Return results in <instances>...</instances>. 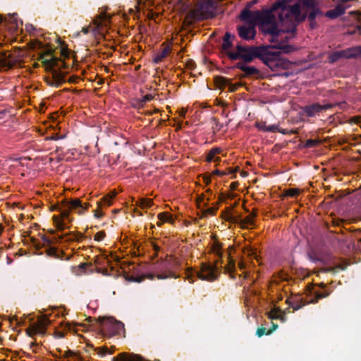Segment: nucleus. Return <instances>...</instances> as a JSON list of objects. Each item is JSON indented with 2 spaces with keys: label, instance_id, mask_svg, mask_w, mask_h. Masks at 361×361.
<instances>
[{
  "label": "nucleus",
  "instance_id": "obj_1",
  "mask_svg": "<svg viewBox=\"0 0 361 361\" xmlns=\"http://www.w3.org/2000/svg\"><path fill=\"white\" fill-rule=\"evenodd\" d=\"M300 4L288 5L286 1H277L269 10L250 11L244 9L240 14L245 22L238 27L239 36L245 40L254 38L255 26L259 25L261 30L270 35L269 39L276 44L274 48L289 52L290 49L286 44L288 39L286 32H293L297 24L303 20L305 15L301 12Z\"/></svg>",
  "mask_w": 361,
  "mask_h": 361
},
{
  "label": "nucleus",
  "instance_id": "obj_2",
  "mask_svg": "<svg viewBox=\"0 0 361 361\" xmlns=\"http://www.w3.org/2000/svg\"><path fill=\"white\" fill-rule=\"evenodd\" d=\"M280 54V51L274 50V47L269 46L255 47L238 44L233 51L229 52V59L233 61L241 60L240 62L247 63L258 58L270 68L274 69L282 66Z\"/></svg>",
  "mask_w": 361,
  "mask_h": 361
},
{
  "label": "nucleus",
  "instance_id": "obj_3",
  "mask_svg": "<svg viewBox=\"0 0 361 361\" xmlns=\"http://www.w3.org/2000/svg\"><path fill=\"white\" fill-rule=\"evenodd\" d=\"M39 60L44 63L47 70L51 71L53 85L59 86L66 81L65 74L60 71L64 63L61 60L54 56L49 51L42 53Z\"/></svg>",
  "mask_w": 361,
  "mask_h": 361
},
{
  "label": "nucleus",
  "instance_id": "obj_4",
  "mask_svg": "<svg viewBox=\"0 0 361 361\" xmlns=\"http://www.w3.org/2000/svg\"><path fill=\"white\" fill-rule=\"evenodd\" d=\"M217 262L216 264L202 262L200 270L194 271L192 269H188L185 271L186 279L190 283H193V277H197L202 280L214 281L218 277Z\"/></svg>",
  "mask_w": 361,
  "mask_h": 361
},
{
  "label": "nucleus",
  "instance_id": "obj_5",
  "mask_svg": "<svg viewBox=\"0 0 361 361\" xmlns=\"http://www.w3.org/2000/svg\"><path fill=\"white\" fill-rule=\"evenodd\" d=\"M213 16L212 6L207 1L198 2L194 8H190L186 13L185 20L188 23L194 20L209 18Z\"/></svg>",
  "mask_w": 361,
  "mask_h": 361
},
{
  "label": "nucleus",
  "instance_id": "obj_6",
  "mask_svg": "<svg viewBox=\"0 0 361 361\" xmlns=\"http://www.w3.org/2000/svg\"><path fill=\"white\" fill-rule=\"evenodd\" d=\"M24 54L21 49H16L13 52L0 53V71H7L16 66H20Z\"/></svg>",
  "mask_w": 361,
  "mask_h": 361
},
{
  "label": "nucleus",
  "instance_id": "obj_7",
  "mask_svg": "<svg viewBox=\"0 0 361 361\" xmlns=\"http://www.w3.org/2000/svg\"><path fill=\"white\" fill-rule=\"evenodd\" d=\"M99 320L100 321V331L105 336H111L117 334L123 327L121 322L116 321L112 317L102 318Z\"/></svg>",
  "mask_w": 361,
  "mask_h": 361
},
{
  "label": "nucleus",
  "instance_id": "obj_8",
  "mask_svg": "<svg viewBox=\"0 0 361 361\" xmlns=\"http://www.w3.org/2000/svg\"><path fill=\"white\" fill-rule=\"evenodd\" d=\"M50 320L47 315H42L37 317V321L30 324L26 329V333L31 337L35 335H44L47 327L50 324Z\"/></svg>",
  "mask_w": 361,
  "mask_h": 361
},
{
  "label": "nucleus",
  "instance_id": "obj_9",
  "mask_svg": "<svg viewBox=\"0 0 361 361\" xmlns=\"http://www.w3.org/2000/svg\"><path fill=\"white\" fill-rule=\"evenodd\" d=\"M334 106L331 104H319L315 103L311 105H307L302 109V113L309 117H313L319 113L323 112L327 109H329Z\"/></svg>",
  "mask_w": 361,
  "mask_h": 361
},
{
  "label": "nucleus",
  "instance_id": "obj_10",
  "mask_svg": "<svg viewBox=\"0 0 361 361\" xmlns=\"http://www.w3.org/2000/svg\"><path fill=\"white\" fill-rule=\"evenodd\" d=\"M69 210L70 209L66 207L61 212L60 216L54 215L53 216V221L58 230L63 231L68 227L67 224L71 222V219H69Z\"/></svg>",
  "mask_w": 361,
  "mask_h": 361
},
{
  "label": "nucleus",
  "instance_id": "obj_11",
  "mask_svg": "<svg viewBox=\"0 0 361 361\" xmlns=\"http://www.w3.org/2000/svg\"><path fill=\"white\" fill-rule=\"evenodd\" d=\"M315 286H319L322 290L315 289L312 287L310 291L311 294L314 297V299L311 300L312 302H317L319 299L329 296L331 293V290L326 288V285L324 283L316 284Z\"/></svg>",
  "mask_w": 361,
  "mask_h": 361
},
{
  "label": "nucleus",
  "instance_id": "obj_12",
  "mask_svg": "<svg viewBox=\"0 0 361 361\" xmlns=\"http://www.w3.org/2000/svg\"><path fill=\"white\" fill-rule=\"evenodd\" d=\"M0 30L4 27V28L8 30L10 32H13L18 30V23L14 16H11L7 18L0 15Z\"/></svg>",
  "mask_w": 361,
  "mask_h": 361
},
{
  "label": "nucleus",
  "instance_id": "obj_13",
  "mask_svg": "<svg viewBox=\"0 0 361 361\" xmlns=\"http://www.w3.org/2000/svg\"><path fill=\"white\" fill-rule=\"evenodd\" d=\"M63 206L68 209H78V212L82 213L83 210L87 209L89 204L83 205L79 199H73L63 201Z\"/></svg>",
  "mask_w": 361,
  "mask_h": 361
},
{
  "label": "nucleus",
  "instance_id": "obj_14",
  "mask_svg": "<svg viewBox=\"0 0 361 361\" xmlns=\"http://www.w3.org/2000/svg\"><path fill=\"white\" fill-rule=\"evenodd\" d=\"M235 67L244 73L245 76H257L259 71L254 66H247L243 62H238Z\"/></svg>",
  "mask_w": 361,
  "mask_h": 361
},
{
  "label": "nucleus",
  "instance_id": "obj_15",
  "mask_svg": "<svg viewBox=\"0 0 361 361\" xmlns=\"http://www.w3.org/2000/svg\"><path fill=\"white\" fill-rule=\"evenodd\" d=\"M113 361H145L140 355L122 353L113 357Z\"/></svg>",
  "mask_w": 361,
  "mask_h": 361
},
{
  "label": "nucleus",
  "instance_id": "obj_16",
  "mask_svg": "<svg viewBox=\"0 0 361 361\" xmlns=\"http://www.w3.org/2000/svg\"><path fill=\"white\" fill-rule=\"evenodd\" d=\"M232 35L226 32L223 39V43L221 45L223 51L229 57V52H232L234 51V49H231L232 42H231Z\"/></svg>",
  "mask_w": 361,
  "mask_h": 361
},
{
  "label": "nucleus",
  "instance_id": "obj_17",
  "mask_svg": "<svg viewBox=\"0 0 361 361\" xmlns=\"http://www.w3.org/2000/svg\"><path fill=\"white\" fill-rule=\"evenodd\" d=\"M43 240L44 247L46 249V252L47 255L54 257H59V255L58 254L57 249L51 246V245L54 243V241L47 238H44Z\"/></svg>",
  "mask_w": 361,
  "mask_h": 361
},
{
  "label": "nucleus",
  "instance_id": "obj_18",
  "mask_svg": "<svg viewBox=\"0 0 361 361\" xmlns=\"http://www.w3.org/2000/svg\"><path fill=\"white\" fill-rule=\"evenodd\" d=\"M82 237L83 235L79 233H68L64 235H59L57 238L59 240H65L66 242H80Z\"/></svg>",
  "mask_w": 361,
  "mask_h": 361
},
{
  "label": "nucleus",
  "instance_id": "obj_19",
  "mask_svg": "<svg viewBox=\"0 0 361 361\" xmlns=\"http://www.w3.org/2000/svg\"><path fill=\"white\" fill-rule=\"evenodd\" d=\"M345 8L346 7L343 3H341L338 4L334 9L327 11L326 16L330 18H336L344 13Z\"/></svg>",
  "mask_w": 361,
  "mask_h": 361
},
{
  "label": "nucleus",
  "instance_id": "obj_20",
  "mask_svg": "<svg viewBox=\"0 0 361 361\" xmlns=\"http://www.w3.org/2000/svg\"><path fill=\"white\" fill-rule=\"evenodd\" d=\"M345 59L354 58L361 55V46L354 47L343 50Z\"/></svg>",
  "mask_w": 361,
  "mask_h": 361
},
{
  "label": "nucleus",
  "instance_id": "obj_21",
  "mask_svg": "<svg viewBox=\"0 0 361 361\" xmlns=\"http://www.w3.org/2000/svg\"><path fill=\"white\" fill-rule=\"evenodd\" d=\"M221 150L220 148H214L209 151L207 155L206 161L207 162H218L220 161V158L218 154L221 153Z\"/></svg>",
  "mask_w": 361,
  "mask_h": 361
},
{
  "label": "nucleus",
  "instance_id": "obj_22",
  "mask_svg": "<svg viewBox=\"0 0 361 361\" xmlns=\"http://www.w3.org/2000/svg\"><path fill=\"white\" fill-rule=\"evenodd\" d=\"M171 47L170 46H166L164 47L160 51L157 53L154 57V62L155 63H159L161 62L164 58H166L171 52Z\"/></svg>",
  "mask_w": 361,
  "mask_h": 361
},
{
  "label": "nucleus",
  "instance_id": "obj_23",
  "mask_svg": "<svg viewBox=\"0 0 361 361\" xmlns=\"http://www.w3.org/2000/svg\"><path fill=\"white\" fill-rule=\"evenodd\" d=\"M268 316L270 319H280L282 321L285 319V314L278 307L271 309L268 312Z\"/></svg>",
  "mask_w": 361,
  "mask_h": 361
},
{
  "label": "nucleus",
  "instance_id": "obj_24",
  "mask_svg": "<svg viewBox=\"0 0 361 361\" xmlns=\"http://www.w3.org/2000/svg\"><path fill=\"white\" fill-rule=\"evenodd\" d=\"M256 214L252 212L244 219H242L240 221V226L243 228H249L250 226H252L254 224V218Z\"/></svg>",
  "mask_w": 361,
  "mask_h": 361
},
{
  "label": "nucleus",
  "instance_id": "obj_25",
  "mask_svg": "<svg viewBox=\"0 0 361 361\" xmlns=\"http://www.w3.org/2000/svg\"><path fill=\"white\" fill-rule=\"evenodd\" d=\"M135 205L142 209L149 208L153 205V200L149 198H140L135 202Z\"/></svg>",
  "mask_w": 361,
  "mask_h": 361
},
{
  "label": "nucleus",
  "instance_id": "obj_26",
  "mask_svg": "<svg viewBox=\"0 0 361 361\" xmlns=\"http://www.w3.org/2000/svg\"><path fill=\"white\" fill-rule=\"evenodd\" d=\"M158 219L159 220L157 222V225L160 226L164 222H173L172 216L167 212H162L158 214Z\"/></svg>",
  "mask_w": 361,
  "mask_h": 361
},
{
  "label": "nucleus",
  "instance_id": "obj_27",
  "mask_svg": "<svg viewBox=\"0 0 361 361\" xmlns=\"http://www.w3.org/2000/svg\"><path fill=\"white\" fill-rule=\"evenodd\" d=\"M257 127L259 130L267 132H274L277 128V126L275 125L267 126L265 123H257Z\"/></svg>",
  "mask_w": 361,
  "mask_h": 361
},
{
  "label": "nucleus",
  "instance_id": "obj_28",
  "mask_svg": "<svg viewBox=\"0 0 361 361\" xmlns=\"http://www.w3.org/2000/svg\"><path fill=\"white\" fill-rule=\"evenodd\" d=\"M343 50L337 51L331 53L329 56V60L331 63L337 61L338 59L344 57Z\"/></svg>",
  "mask_w": 361,
  "mask_h": 361
},
{
  "label": "nucleus",
  "instance_id": "obj_29",
  "mask_svg": "<svg viewBox=\"0 0 361 361\" xmlns=\"http://www.w3.org/2000/svg\"><path fill=\"white\" fill-rule=\"evenodd\" d=\"M116 195V192H111V193H109L108 195L103 197L102 199V202L99 203V206L101 205V204H106V205H111L112 200L115 197Z\"/></svg>",
  "mask_w": 361,
  "mask_h": 361
},
{
  "label": "nucleus",
  "instance_id": "obj_30",
  "mask_svg": "<svg viewBox=\"0 0 361 361\" xmlns=\"http://www.w3.org/2000/svg\"><path fill=\"white\" fill-rule=\"evenodd\" d=\"M209 200V197H206L204 195L199 196L197 199V205L199 209H203L208 204Z\"/></svg>",
  "mask_w": 361,
  "mask_h": 361
},
{
  "label": "nucleus",
  "instance_id": "obj_31",
  "mask_svg": "<svg viewBox=\"0 0 361 361\" xmlns=\"http://www.w3.org/2000/svg\"><path fill=\"white\" fill-rule=\"evenodd\" d=\"M216 82L220 88H224L228 87V85L230 84V80L224 77H218L216 79Z\"/></svg>",
  "mask_w": 361,
  "mask_h": 361
},
{
  "label": "nucleus",
  "instance_id": "obj_32",
  "mask_svg": "<svg viewBox=\"0 0 361 361\" xmlns=\"http://www.w3.org/2000/svg\"><path fill=\"white\" fill-rule=\"evenodd\" d=\"M241 219H242V218H241L240 215L235 214L233 212H232V213H229V217H228V221H231L233 223L238 224L240 225Z\"/></svg>",
  "mask_w": 361,
  "mask_h": 361
},
{
  "label": "nucleus",
  "instance_id": "obj_33",
  "mask_svg": "<svg viewBox=\"0 0 361 361\" xmlns=\"http://www.w3.org/2000/svg\"><path fill=\"white\" fill-rule=\"evenodd\" d=\"M202 209V213H203V216H207L208 214L209 215H214L216 210H217V208L216 207H209V208H207V209Z\"/></svg>",
  "mask_w": 361,
  "mask_h": 361
},
{
  "label": "nucleus",
  "instance_id": "obj_34",
  "mask_svg": "<svg viewBox=\"0 0 361 361\" xmlns=\"http://www.w3.org/2000/svg\"><path fill=\"white\" fill-rule=\"evenodd\" d=\"M212 252L218 256L221 255V245L219 243H215L212 246Z\"/></svg>",
  "mask_w": 361,
  "mask_h": 361
},
{
  "label": "nucleus",
  "instance_id": "obj_35",
  "mask_svg": "<svg viewBox=\"0 0 361 361\" xmlns=\"http://www.w3.org/2000/svg\"><path fill=\"white\" fill-rule=\"evenodd\" d=\"M75 326H85V324H70V323H67L66 324V327L65 329L68 330V331H73L75 332L77 331L76 329L75 328Z\"/></svg>",
  "mask_w": 361,
  "mask_h": 361
},
{
  "label": "nucleus",
  "instance_id": "obj_36",
  "mask_svg": "<svg viewBox=\"0 0 361 361\" xmlns=\"http://www.w3.org/2000/svg\"><path fill=\"white\" fill-rule=\"evenodd\" d=\"M272 332V330H269L267 331V329L265 327H261V328H259L257 331V334L258 336H263L264 334H267V335H269Z\"/></svg>",
  "mask_w": 361,
  "mask_h": 361
},
{
  "label": "nucleus",
  "instance_id": "obj_37",
  "mask_svg": "<svg viewBox=\"0 0 361 361\" xmlns=\"http://www.w3.org/2000/svg\"><path fill=\"white\" fill-rule=\"evenodd\" d=\"M299 194V190L295 188H290L286 192V195L290 197H295Z\"/></svg>",
  "mask_w": 361,
  "mask_h": 361
},
{
  "label": "nucleus",
  "instance_id": "obj_38",
  "mask_svg": "<svg viewBox=\"0 0 361 361\" xmlns=\"http://www.w3.org/2000/svg\"><path fill=\"white\" fill-rule=\"evenodd\" d=\"M243 253L247 256H254L257 259V254L251 248L245 247L243 250Z\"/></svg>",
  "mask_w": 361,
  "mask_h": 361
},
{
  "label": "nucleus",
  "instance_id": "obj_39",
  "mask_svg": "<svg viewBox=\"0 0 361 361\" xmlns=\"http://www.w3.org/2000/svg\"><path fill=\"white\" fill-rule=\"evenodd\" d=\"M235 269V262L233 260L231 259L228 264L226 266V271L228 272H232Z\"/></svg>",
  "mask_w": 361,
  "mask_h": 361
},
{
  "label": "nucleus",
  "instance_id": "obj_40",
  "mask_svg": "<svg viewBox=\"0 0 361 361\" xmlns=\"http://www.w3.org/2000/svg\"><path fill=\"white\" fill-rule=\"evenodd\" d=\"M104 237H105L104 231H99L95 234L94 240H97V241H101L104 239Z\"/></svg>",
  "mask_w": 361,
  "mask_h": 361
},
{
  "label": "nucleus",
  "instance_id": "obj_41",
  "mask_svg": "<svg viewBox=\"0 0 361 361\" xmlns=\"http://www.w3.org/2000/svg\"><path fill=\"white\" fill-rule=\"evenodd\" d=\"M94 350H96L97 352V353L102 356H104L107 353V348L106 347L97 348H94Z\"/></svg>",
  "mask_w": 361,
  "mask_h": 361
},
{
  "label": "nucleus",
  "instance_id": "obj_42",
  "mask_svg": "<svg viewBox=\"0 0 361 361\" xmlns=\"http://www.w3.org/2000/svg\"><path fill=\"white\" fill-rule=\"evenodd\" d=\"M103 18L102 17H98L93 20L94 25L97 28H99L102 25Z\"/></svg>",
  "mask_w": 361,
  "mask_h": 361
},
{
  "label": "nucleus",
  "instance_id": "obj_43",
  "mask_svg": "<svg viewBox=\"0 0 361 361\" xmlns=\"http://www.w3.org/2000/svg\"><path fill=\"white\" fill-rule=\"evenodd\" d=\"M176 277L172 272H170L169 275L166 274H158L157 276V279H166L168 277Z\"/></svg>",
  "mask_w": 361,
  "mask_h": 361
},
{
  "label": "nucleus",
  "instance_id": "obj_44",
  "mask_svg": "<svg viewBox=\"0 0 361 361\" xmlns=\"http://www.w3.org/2000/svg\"><path fill=\"white\" fill-rule=\"evenodd\" d=\"M68 361H85L84 359L78 353L75 354L73 357H71Z\"/></svg>",
  "mask_w": 361,
  "mask_h": 361
},
{
  "label": "nucleus",
  "instance_id": "obj_45",
  "mask_svg": "<svg viewBox=\"0 0 361 361\" xmlns=\"http://www.w3.org/2000/svg\"><path fill=\"white\" fill-rule=\"evenodd\" d=\"M238 87V84H233L230 80V84L228 85V88L230 92H235Z\"/></svg>",
  "mask_w": 361,
  "mask_h": 361
},
{
  "label": "nucleus",
  "instance_id": "obj_46",
  "mask_svg": "<svg viewBox=\"0 0 361 361\" xmlns=\"http://www.w3.org/2000/svg\"><path fill=\"white\" fill-rule=\"evenodd\" d=\"M77 353H75L72 350H67L65 352V354H64V356L67 358H68V360L71 357H73L75 355V354H76Z\"/></svg>",
  "mask_w": 361,
  "mask_h": 361
},
{
  "label": "nucleus",
  "instance_id": "obj_47",
  "mask_svg": "<svg viewBox=\"0 0 361 361\" xmlns=\"http://www.w3.org/2000/svg\"><path fill=\"white\" fill-rule=\"evenodd\" d=\"M63 137V136H60L57 133H56L55 135H52L51 137H48L46 139L47 140H59V139H61Z\"/></svg>",
  "mask_w": 361,
  "mask_h": 361
},
{
  "label": "nucleus",
  "instance_id": "obj_48",
  "mask_svg": "<svg viewBox=\"0 0 361 361\" xmlns=\"http://www.w3.org/2000/svg\"><path fill=\"white\" fill-rule=\"evenodd\" d=\"M152 98H153V96H152V95H151V94H147V95H145V96H144V97H143V98H142V101H143L144 102H149V101H150L151 99H152Z\"/></svg>",
  "mask_w": 361,
  "mask_h": 361
},
{
  "label": "nucleus",
  "instance_id": "obj_49",
  "mask_svg": "<svg viewBox=\"0 0 361 361\" xmlns=\"http://www.w3.org/2000/svg\"><path fill=\"white\" fill-rule=\"evenodd\" d=\"M352 121L357 123V124H360L361 123V117L360 116H355V117H353L352 118Z\"/></svg>",
  "mask_w": 361,
  "mask_h": 361
},
{
  "label": "nucleus",
  "instance_id": "obj_50",
  "mask_svg": "<svg viewBox=\"0 0 361 361\" xmlns=\"http://www.w3.org/2000/svg\"><path fill=\"white\" fill-rule=\"evenodd\" d=\"M78 79L79 78L78 77L72 76V77H70L68 80L69 82L75 83V82H77Z\"/></svg>",
  "mask_w": 361,
  "mask_h": 361
},
{
  "label": "nucleus",
  "instance_id": "obj_51",
  "mask_svg": "<svg viewBox=\"0 0 361 361\" xmlns=\"http://www.w3.org/2000/svg\"><path fill=\"white\" fill-rule=\"evenodd\" d=\"M103 215H104L103 212H101V211H99V210H98V209H97V210H96V211L94 212V216H95V217H97V218H100V217H102Z\"/></svg>",
  "mask_w": 361,
  "mask_h": 361
},
{
  "label": "nucleus",
  "instance_id": "obj_52",
  "mask_svg": "<svg viewBox=\"0 0 361 361\" xmlns=\"http://www.w3.org/2000/svg\"><path fill=\"white\" fill-rule=\"evenodd\" d=\"M203 178L206 184H209L211 181L210 176H204Z\"/></svg>",
  "mask_w": 361,
  "mask_h": 361
},
{
  "label": "nucleus",
  "instance_id": "obj_53",
  "mask_svg": "<svg viewBox=\"0 0 361 361\" xmlns=\"http://www.w3.org/2000/svg\"><path fill=\"white\" fill-rule=\"evenodd\" d=\"M56 336L59 337V338H63L65 336V334L62 331H56Z\"/></svg>",
  "mask_w": 361,
  "mask_h": 361
},
{
  "label": "nucleus",
  "instance_id": "obj_54",
  "mask_svg": "<svg viewBox=\"0 0 361 361\" xmlns=\"http://www.w3.org/2000/svg\"><path fill=\"white\" fill-rule=\"evenodd\" d=\"M229 213H232V211L231 209H228V211L226 212H225V214H224V218L227 221H228V217H229Z\"/></svg>",
  "mask_w": 361,
  "mask_h": 361
},
{
  "label": "nucleus",
  "instance_id": "obj_55",
  "mask_svg": "<svg viewBox=\"0 0 361 361\" xmlns=\"http://www.w3.org/2000/svg\"><path fill=\"white\" fill-rule=\"evenodd\" d=\"M302 306V305H301V304H295V305H293V310H297L300 309Z\"/></svg>",
  "mask_w": 361,
  "mask_h": 361
},
{
  "label": "nucleus",
  "instance_id": "obj_56",
  "mask_svg": "<svg viewBox=\"0 0 361 361\" xmlns=\"http://www.w3.org/2000/svg\"><path fill=\"white\" fill-rule=\"evenodd\" d=\"M185 113H186V110H185L184 109H181L179 114L181 117L183 118H185Z\"/></svg>",
  "mask_w": 361,
  "mask_h": 361
},
{
  "label": "nucleus",
  "instance_id": "obj_57",
  "mask_svg": "<svg viewBox=\"0 0 361 361\" xmlns=\"http://www.w3.org/2000/svg\"><path fill=\"white\" fill-rule=\"evenodd\" d=\"M315 143H316V141L312 140H309L307 141V145L308 146H314L315 145Z\"/></svg>",
  "mask_w": 361,
  "mask_h": 361
},
{
  "label": "nucleus",
  "instance_id": "obj_58",
  "mask_svg": "<svg viewBox=\"0 0 361 361\" xmlns=\"http://www.w3.org/2000/svg\"><path fill=\"white\" fill-rule=\"evenodd\" d=\"M238 267H239V268H240V269H245V263H244V262H239V263H238Z\"/></svg>",
  "mask_w": 361,
  "mask_h": 361
},
{
  "label": "nucleus",
  "instance_id": "obj_59",
  "mask_svg": "<svg viewBox=\"0 0 361 361\" xmlns=\"http://www.w3.org/2000/svg\"><path fill=\"white\" fill-rule=\"evenodd\" d=\"M334 269H335L334 267H331V268H328V269H321V271H322L324 272H327V271H331Z\"/></svg>",
  "mask_w": 361,
  "mask_h": 361
},
{
  "label": "nucleus",
  "instance_id": "obj_60",
  "mask_svg": "<svg viewBox=\"0 0 361 361\" xmlns=\"http://www.w3.org/2000/svg\"><path fill=\"white\" fill-rule=\"evenodd\" d=\"M214 174H216V175H223L225 173L219 171V170H215L214 172H213Z\"/></svg>",
  "mask_w": 361,
  "mask_h": 361
},
{
  "label": "nucleus",
  "instance_id": "obj_61",
  "mask_svg": "<svg viewBox=\"0 0 361 361\" xmlns=\"http://www.w3.org/2000/svg\"><path fill=\"white\" fill-rule=\"evenodd\" d=\"M99 319L100 318L97 319H92V317H87L85 320L88 322H91L92 320H97L100 323V321L99 320Z\"/></svg>",
  "mask_w": 361,
  "mask_h": 361
},
{
  "label": "nucleus",
  "instance_id": "obj_62",
  "mask_svg": "<svg viewBox=\"0 0 361 361\" xmlns=\"http://www.w3.org/2000/svg\"><path fill=\"white\" fill-rule=\"evenodd\" d=\"M16 321L18 324H20V322L18 321V318L16 317H13L11 319V322Z\"/></svg>",
  "mask_w": 361,
  "mask_h": 361
},
{
  "label": "nucleus",
  "instance_id": "obj_63",
  "mask_svg": "<svg viewBox=\"0 0 361 361\" xmlns=\"http://www.w3.org/2000/svg\"><path fill=\"white\" fill-rule=\"evenodd\" d=\"M114 352V348H111L109 350H107V353L113 354Z\"/></svg>",
  "mask_w": 361,
  "mask_h": 361
},
{
  "label": "nucleus",
  "instance_id": "obj_64",
  "mask_svg": "<svg viewBox=\"0 0 361 361\" xmlns=\"http://www.w3.org/2000/svg\"><path fill=\"white\" fill-rule=\"evenodd\" d=\"M357 31L359 32V34H360V35H361V27H360V26H357Z\"/></svg>",
  "mask_w": 361,
  "mask_h": 361
}]
</instances>
